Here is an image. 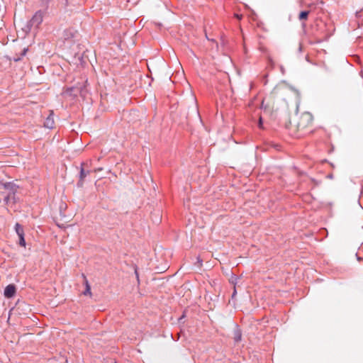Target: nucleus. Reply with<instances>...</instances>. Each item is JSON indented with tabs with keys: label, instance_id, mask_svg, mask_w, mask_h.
<instances>
[{
	"label": "nucleus",
	"instance_id": "1",
	"mask_svg": "<svg viewBox=\"0 0 363 363\" xmlns=\"http://www.w3.org/2000/svg\"><path fill=\"white\" fill-rule=\"evenodd\" d=\"M270 97L278 103L289 104L296 98V93L284 84H279L273 89Z\"/></svg>",
	"mask_w": 363,
	"mask_h": 363
},
{
	"label": "nucleus",
	"instance_id": "2",
	"mask_svg": "<svg viewBox=\"0 0 363 363\" xmlns=\"http://www.w3.org/2000/svg\"><path fill=\"white\" fill-rule=\"evenodd\" d=\"M313 117L308 112L303 113L298 118L297 121V128L299 130H303L311 125Z\"/></svg>",
	"mask_w": 363,
	"mask_h": 363
},
{
	"label": "nucleus",
	"instance_id": "3",
	"mask_svg": "<svg viewBox=\"0 0 363 363\" xmlns=\"http://www.w3.org/2000/svg\"><path fill=\"white\" fill-rule=\"evenodd\" d=\"M43 19V15L42 11H37L33 16V18L30 20L31 25H35V26H38L41 24Z\"/></svg>",
	"mask_w": 363,
	"mask_h": 363
},
{
	"label": "nucleus",
	"instance_id": "4",
	"mask_svg": "<svg viewBox=\"0 0 363 363\" xmlns=\"http://www.w3.org/2000/svg\"><path fill=\"white\" fill-rule=\"evenodd\" d=\"M16 294V287L13 284L8 285L4 289V296L6 298H11Z\"/></svg>",
	"mask_w": 363,
	"mask_h": 363
},
{
	"label": "nucleus",
	"instance_id": "5",
	"mask_svg": "<svg viewBox=\"0 0 363 363\" xmlns=\"http://www.w3.org/2000/svg\"><path fill=\"white\" fill-rule=\"evenodd\" d=\"M75 34H76L75 30H74L72 28H68L63 31L62 38L65 40H69V39L74 38Z\"/></svg>",
	"mask_w": 363,
	"mask_h": 363
},
{
	"label": "nucleus",
	"instance_id": "6",
	"mask_svg": "<svg viewBox=\"0 0 363 363\" xmlns=\"http://www.w3.org/2000/svg\"><path fill=\"white\" fill-rule=\"evenodd\" d=\"M52 111L50 112V115L47 117L44 125L48 128H52L54 126V118L52 117Z\"/></svg>",
	"mask_w": 363,
	"mask_h": 363
},
{
	"label": "nucleus",
	"instance_id": "7",
	"mask_svg": "<svg viewBox=\"0 0 363 363\" xmlns=\"http://www.w3.org/2000/svg\"><path fill=\"white\" fill-rule=\"evenodd\" d=\"M84 277V284H85V286H86V289L84 292V295H89V296H91V287H90V285L88 282V280L86 279V277L85 276H83Z\"/></svg>",
	"mask_w": 363,
	"mask_h": 363
},
{
	"label": "nucleus",
	"instance_id": "8",
	"mask_svg": "<svg viewBox=\"0 0 363 363\" xmlns=\"http://www.w3.org/2000/svg\"><path fill=\"white\" fill-rule=\"evenodd\" d=\"M309 13H310V11H301L299 13L298 19L300 21H306L308 19V16Z\"/></svg>",
	"mask_w": 363,
	"mask_h": 363
},
{
	"label": "nucleus",
	"instance_id": "9",
	"mask_svg": "<svg viewBox=\"0 0 363 363\" xmlns=\"http://www.w3.org/2000/svg\"><path fill=\"white\" fill-rule=\"evenodd\" d=\"M15 228H16V233L18 234V236H20L21 235H24V231H23V227L18 224V223H16V226H15Z\"/></svg>",
	"mask_w": 363,
	"mask_h": 363
},
{
	"label": "nucleus",
	"instance_id": "10",
	"mask_svg": "<svg viewBox=\"0 0 363 363\" xmlns=\"http://www.w3.org/2000/svg\"><path fill=\"white\" fill-rule=\"evenodd\" d=\"M19 238V245L22 247H26V241H25V239H24V235H21L20 236H18Z\"/></svg>",
	"mask_w": 363,
	"mask_h": 363
},
{
	"label": "nucleus",
	"instance_id": "11",
	"mask_svg": "<svg viewBox=\"0 0 363 363\" xmlns=\"http://www.w3.org/2000/svg\"><path fill=\"white\" fill-rule=\"evenodd\" d=\"M87 175V173L85 172V171L82 169L81 172H80V180L82 181Z\"/></svg>",
	"mask_w": 363,
	"mask_h": 363
},
{
	"label": "nucleus",
	"instance_id": "12",
	"mask_svg": "<svg viewBox=\"0 0 363 363\" xmlns=\"http://www.w3.org/2000/svg\"><path fill=\"white\" fill-rule=\"evenodd\" d=\"M192 100L194 102V110L196 113H198V108H197V105H196V99L194 97H192Z\"/></svg>",
	"mask_w": 363,
	"mask_h": 363
},
{
	"label": "nucleus",
	"instance_id": "13",
	"mask_svg": "<svg viewBox=\"0 0 363 363\" xmlns=\"http://www.w3.org/2000/svg\"><path fill=\"white\" fill-rule=\"evenodd\" d=\"M259 127L260 128H263V126H262V118L260 117L259 118Z\"/></svg>",
	"mask_w": 363,
	"mask_h": 363
},
{
	"label": "nucleus",
	"instance_id": "14",
	"mask_svg": "<svg viewBox=\"0 0 363 363\" xmlns=\"http://www.w3.org/2000/svg\"><path fill=\"white\" fill-rule=\"evenodd\" d=\"M9 199H10V196H6V197L5 198V201H6V203H9Z\"/></svg>",
	"mask_w": 363,
	"mask_h": 363
},
{
	"label": "nucleus",
	"instance_id": "15",
	"mask_svg": "<svg viewBox=\"0 0 363 363\" xmlns=\"http://www.w3.org/2000/svg\"><path fill=\"white\" fill-rule=\"evenodd\" d=\"M235 294H236V290H235V287H234V292H233V296H234Z\"/></svg>",
	"mask_w": 363,
	"mask_h": 363
}]
</instances>
